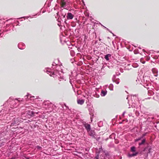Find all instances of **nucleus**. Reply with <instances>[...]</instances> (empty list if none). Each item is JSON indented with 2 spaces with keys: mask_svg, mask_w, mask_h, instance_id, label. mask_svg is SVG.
<instances>
[{
  "mask_svg": "<svg viewBox=\"0 0 159 159\" xmlns=\"http://www.w3.org/2000/svg\"><path fill=\"white\" fill-rule=\"evenodd\" d=\"M131 151L132 152H134L133 154L129 153L128 154V156L129 157H131L134 156H136L138 154V152H135V148L134 146H133L131 148Z\"/></svg>",
  "mask_w": 159,
  "mask_h": 159,
  "instance_id": "nucleus-1",
  "label": "nucleus"
},
{
  "mask_svg": "<svg viewBox=\"0 0 159 159\" xmlns=\"http://www.w3.org/2000/svg\"><path fill=\"white\" fill-rule=\"evenodd\" d=\"M20 98H18V99H16L15 101H13L12 103H14V102L16 103V104L13 105V107L16 108L17 106L19 105V102H20V101H22V100H20Z\"/></svg>",
  "mask_w": 159,
  "mask_h": 159,
  "instance_id": "nucleus-2",
  "label": "nucleus"
},
{
  "mask_svg": "<svg viewBox=\"0 0 159 159\" xmlns=\"http://www.w3.org/2000/svg\"><path fill=\"white\" fill-rule=\"evenodd\" d=\"M74 17V15L70 12H68L67 13L66 18L68 20L72 19Z\"/></svg>",
  "mask_w": 159,
  "mask_h": 159,
  "instance_id": "nucleus-3",
  "label": "nucleus"
},
{
  "mask_svg": "<svg viewBox=\"0 0 159 159\" xmlns=\"http://www.w3.org/2000/svg\"><path fill=\"white\" fill-rule=\"evenodd\" d=\"M84 126L85 127L87 131H89L90 129V125L88 124L85 123L83 124Z\"/></svg>",
  "mask_w": 159,
  "mask_h": 159,
  "instance_id": "nucleus-4",
  "label": "nucleus"
},
{
  "mask_svg": "<svg viewBox=\"0 0 159 159\" xmlns=\"http://www.w3.org/2000/svg\"><path fill=\"white\" fill-rule=\"evenodd\" d=\"M18 48L20 49H24L25 47V44L23 43H19L18 44Z\"/></svg>",
  "mask_w": 159,
  "mask_h": 159,
  "instance_id": "nucleus-5",
  "label": "nucleus"
},
{
  "mask_svg": "<svg viewBox=\"0 0 159 159\" xmlns=\"http://www.w3.org/2000/svg\"><path fill=\"white\" fill-rule=\"evenodd\" d=\"M152 71L155 76H157L158 70L157 69L155 68H153Z\"/></svg>",
  "mask_w": 159,
  "mask_h": 159,
  "instance_id": "nucleus-6",
  "label": "nucleus"
},
{
  "mask_svg": "<svg viewBox=\"0 0 159 159\" xmlns=\"http://www.w3.org/2000/svg\"><path fill=\"white\" fill-rule=\"evenodd\" d=\"M14 121L15 124H17L19 122L21 121V119L20 118H16L14 119Z\"/></svg>",
  "mask_w": 159,
  "mask_h": 159,
  "instance_id": "nucleus-7",
  "label": "nucleus"
},
{
  "mask_svg": "<svg viewBox=\"0 0 159 159\" xmlns=\"http://www.w3.org/2000/svg\"><path fill=\"white\" fill-rule=\"evenodd\" d=\"M84 100L83 99H78L77 100V103L79 104L82 105L84 103Z\"/></svg>",
  "mask_w": 159,
  "mask_h": 159,
  "instance_id": "nucleus-8",
  "label": "nucleus"
},
{
  "mask_svg": "<svg viewBox=\"0 0 159 159\" xmlns=\"http://www.w3.org/2000/svg\"><path fill=\"white\" fill-rule=\"evenodd\" d=\"M90 136H93L94 134V131L91 130L90 129L89 131H87Z\"/></svg>",
  "mask_w": 159,
  "mask_h": 159,
  "instance_id": "nucleus-9",
  "label": "nucleus"
},
{
  "mask_svg": "<svg viewBox=\"0 0 159 159\" xmlns=\"http://www.w3.org/2000/svg\"><path fill=\"white\" fill-rule=\"evenodd\" d=\"M111 55L110 54H108L105 56V58L108 61L109 59V57H110Z\"/></svg>",
  "mask_w": 159,
  "mask_h": 159,
  "instance_id": "nucleus-10",
  "label": "nucleus"
},
{
  "mask_svg": "<svg viewBox=\"0 0 159 159\" xmlns=\"http://www.w3.org/2000/svg\"><path fill=\"white\" fill-rule=\"evenodd\" d=\"M145 141H146V140L145 139H143L142 140L141 142L139 143V146H140L141 145L143 144L144 143H145Z\"/></svg>",
  "mask_w": 159,
  "mask_h": 159,
  "instance_id": "nucleus-11",
  "label": "nucleus"
},
{
  "mask_svg": "<svg viewBox=\"0 0 159 159\" xmlns=\"http://www.w3.org/2000/svg\"><path fill=\"white\" fill-rule=\"evenodd\" d=\"M107 92L106 91H102L101 93V95L102 96H105L106 94H107Z\"/></svg>",
  "mask_w": 159,
  "mask_h": 159,
  "instance_id": "nucleus-12",
  "label": "nucleus"
},
{
  "mask_svg": "<svg viewBox=\"0 0 159 159\" xmlns=\"http://www.w3.org/2000/svg\"><path fill=\"white\" fill-rule=\"evenodd\" d=\"M109 88L111 90H113V86L112 84H111L109 86Z\"/></svg>",
  "mask_w": 159,
  "mask_h": 159,
  "instance_id": "nucleus-13",
  "label": "nucleus"
},
{
  "mask_svg": "<svg viewBox=\"0 0 159 159\" xmlns=\"http://www.w3.org/2000/svg\"><path fill=\"white\" fill-rule=\"evenodd\" d=\"M143 138H142V137L141 136V137H139V138H138V139H135V142H137V141H138L142 139Z\"/></svg>",
  "mask_w": 159,
  "mask_h": 159,
  "instance_id": "nucleus-14",
  "label": "nucleus"
},
{
  "mask_svg": "<svg viewBox=\"0 0 159 159\" xmlns=\"http://www.w3.org/2000/svg\"><path fill=\"white\" fill-rule=\"evenodd\" d=\"M148 153H150L151 152V146H148Z\"/></svg>",
  "mask_w": 159,
  "mask_h": 159,
  "instance_id": "nucleus-15",
  "label": "nucleus"
},
{
  "mask_svg": "<svg viewBox=\"0 0 159 159\" xmlns=\"http://www.w3.org/2000/svg\"><path fill=\"white\" fill-rule=\"evenodd\" d=\"M36 148L39 150H41L42 149V147L39 146H37Z\"/></svg>",
  "mask_w": 159,
  "mask_h": 159,
  "instance_id": "nucleus-16",
  "label": "nucleus"
},
{
  "mask_svg": "<svg viewBox=\"0 0 159 159\" xmlns=\"http://www.w3.org/2000/svg\"><path fill=\"white\" fill-rule=\"evenodd\" d=\"M94 159H99V155L98 154H97L96 155L95 157L94 158Z\"/></svg>",
  "mask_w": 159,
  "mask_h": 159,
  "instance_id": "nucleus-17",
  "label": "nucleus"
},
{
  "mask_svg": "<svg viewBox=\"0 0 159 159\" xmlns=\"http://www.w3.org/2000/svg\"><path fill=\"white\" fill-rule=\"evenodd\" d=\"M146 135V133H145L144 134H143L141 136L142 138H143V137H144Z\"/></svg>",
  "mask_w": 159,
  "mask_h": 159,
  "instance_id": "nucleus-18",
  "label": "nucleus"
},
{
  "mask_svg": "<svg viewBox=\"0 0 159 159\" xmlns=\"http://www.w3.org/2000/svg\"><path fill=\"white\" fill-rule=\"evenodd\" d=\"M116 84H118L119 83V81H116Z\"/></svg>",
  "mask_w": 159,
  "mask_h": 159,
  "instance_id": "nucleus-19",
  "label": "nucleus"
},
{
  "mask_svg": "<svg viewBox=\"0 0 159 159\" xmlns=\"http://www.w3.org/2000/svg\"><path fill=\"white\" fill-rule=\"evenodd\" d=\"M140 61H141V62H142L143 64H144V63H145V61H142V59H141V60H140Z\"/></svg>",
  "mask_w": 159,
  "mask_h": 159,
  "instance_id": "nucleus-20",
  "label": "nucleus"
},
{
  "mask_svg": "<svg viewBox=\"0 0 159 159\" xmlns=\"http://www.w3.org/2000/svg\"><path fill=\"white\" fill-rule=\"evenodd\" d=\"M125 113V111L123 113V114H122V115H123V116H124Z\"/></svg>",
  "mask_w": 159,
  "mask_h": 159,
  "instance_id": "nucleus-21",
  "label": "nucleus"
},
{
  "mask_svg": "<svg viewBox=\"0 0 159 159\" xmlns=\"http://www.w3.org/2000/svg\"><path fill=\"white\" fill-rule=\"evenodd\" d=\"M32 98H34V97H31L30 96V100H32Z\"/></svg>",
  "mask_w": 159,
  "mask_h": 159,
  "instance_id": "nucleus-22",
  "label": "nucleus"
},
{
  "mask_svg": "<svg viewBox=\"0 0 159 159\" xmlns=\"http://www.w3.org/2000/svg\"><path fill=\"white\" fill-rule=\"evenodd\" d=\"M48 71V72H50V71H48H48Z\"/></svg>",
  "mask_w": 159,
  "mask_h": 159,
  "instance_id": "nucleus-23",
  "label": "nucleus"
},
{
  "mask_svg": "<svg viewBox=\"0 0 159 159\" xmlns=\"http://www.w3.org/2000/svg\"><path fill=\"white\" fill-rule=\"evenodd\" d=\"M143 52H145V50L144 49H143Z\"/></svg>",
  "mask_w": 159,
  "mask_h": 159,
  "instance_id": "nucleus-24",
  "label": "nucleus"
},
{
  "mask_svg": "<svg viewBox=\"0 0 159 159\" xmlns=\"http://www.w3.org/2000/svg\"><path fill=\"white\" fill-rule=\"evenodd\" d=\"M128 97H127V98H126V99H128Z\"/></svg>",
  "mask_w": 159,
  "mask_h": 159,
  "instance_id": "nucleus-25",
  "label": "nucleus"
},
{
  "mask_svg": "<svg viewBox=\"0 0 159 159\" xmlns=\"http://www.w3.org/2000/svg\"><path fill=\"white\" fill-rule=\"evenodd\" d=\"M10 101V100H8V101Z\"/></svg>",
  "mask_w": 159,
  "mask_h": 159,
  "instance_id": "nucleus-26",
  "label": "nucleus"
},
{
  "mask_svg": "<svg viewBox=\"0 0 159 159\" xmlns=\"http://www.w3.org/2000/svg\"><path fill=\"white\" fill-rule=\"evenodd\" d=\"M142 61H143V60H142Z\"/></svg>",
  "mask_w": 159,
  "mask_h": 159,
  "instance_id": "nucleus-27",
  "label": "nucleus"
}]
</instances>
